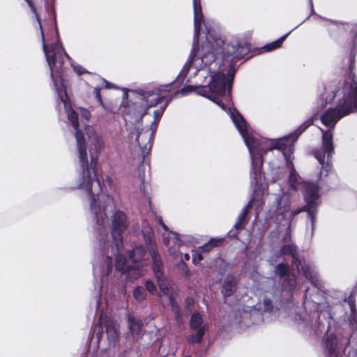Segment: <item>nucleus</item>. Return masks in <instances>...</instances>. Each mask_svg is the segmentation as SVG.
<instances>
[{
	"label": "nucleus",
	"instance_id": "nucleus-21",
	"mask_svg": "<svg viewBox=\"0 0 357 357\" xmlns=\"http://www.w3.org/2000/svg\"><path fill=\"white\" fill-rule=\"evenodd\" d=\"M207 329H208L207 324H204L201 328L197 329V332L195 334L190 335L188 337V342L191 343V344L199 343L202 341V337L204 335Z\"/></svg>",
	"mask_w": 357,
	"mask_h": 357
},
{
	"label": "nucleus",
	"instance_id": "nucleus-19",
	"mask_svg": "<svg viewBox=\"0 0 357 357\" xmlns=\"http://www.w3.org/2000/svg\"><path fill=\"white\" fill-rule=\"evenodd\" d=\"M25 1L28 3V5L30 7V8L31 9L32 12L34 13V15L36 16V20H37V22L38 23L40 31V34H41V37H42V40H43V47L44 48V45H45L50 50L51 48V47H49L45 44V43L44 33H43V28H42V25H41V22H40V19L39 11H40V9H41V8H36L34 6L33 3L31 1V0H25ZM57 42L60 43V41L59 40L56 42V43ZM54 44H55V43H54ZM53 45H54V43H53ZM52 44L50 46H52Z\"/></svg>",
	"mask_w": 357,
	"mask_h": 357
},
{
	"label": "nucleus",
	"instance_id": "nucleus-32",
	"mask_svg": "<svg viewBox=\"0 0 357 357\" xmlns=\"http://www.w3.org/2000/svg\"><path fill=\"white\" fill-rule=\"evenodd\" d=\"M101 79L102 83L104 84V87L105 89L112 88V86L111 83H109V82H107L105 79Z\"/></svg>",
	"mask_w": 357,
	"mask_h": 357
},
{
	"label": "nucleus",
	"instance_id": "nucleus-7",
	"mask_svg": "<svg viewBox=\"0 0 357 357\" xmlns=\"http://www.w3.org/2000/svg\"><path fill=\"white\" fill-rule=\"evenodd\" d=\"M172 84L160 86L153 90L144 91L138 96V100L133 103L135 113L137 119H142L146 110L157 105L167 97L171 90Z\"/></svg>",
	"mask_w": 357,
	"mask_h": 357
},
{
	"label": "nucleus",
	"instance_id": "nucleus-37",
	"mask_svg": "<svg viewBox=\"0 0 357 357\" xmlns=\"http://www.w3.org/2000/svg\"><path fill=\"white\" fill-rule=\"evenodd\" d=\"M310 2L311 8H312V13H313L314 12V9H313L312 1L310 0Z\"/></svg>",
	"mask_w": 357,
	"mask_h": 357
},
{
	"label": "nucleus",
	"instance_id": "nucleus-14",
	"mask_svg": "<svg viewBox=\"0 0 357 357\" xmlns=\"http://www.w3.org/2000/svg\"><path fill=\"white\" fill-rule=\"evenodd\" d=\"M276 273L280 277L283 278L287 276V278L284 281L283 287L284 289L291 291V289L296 286L295 276L294 275L289 274V267L285 264H279L276 268Z\"/></svg>",
	"mask_w": 357,
	"mask_h": 357
},
{
	"label": "nucleus",
	"instance_id": "nucleus-31",
	"mask_svg": "<svg viewBox=\"0 0 357 357\" xmlns=\"http://www.w3.org/2000/svg\"><path fill=\"white\" fill-rule=\"evenodd\" d=\"M164 109H161V110H155L154 112V117H155V123H157V122L158 121L159 119L160 118V116H162L163 112H164Z\"/></svg>",
	"mask_w": 357,
	"mask_h": 357
},
{
	"label": "nucleus",
	"instance_id": "nucleus-17",
	"mask_svg": "<svg viewBox=\"0 0 357 357\" xmlns=\"http://www.w3.org/2000/svg\"><path fill=\"white\" fill-rule=\"evenodd\" d=\"M236 279L233 276H227L222 284V294L224 297L231 296L236 289Z\"/></svg>",
	"mask_w": 357,
	"mask_h": 357
},
{
	"label": "nucleus",
	"instance_id": "nucleus-16",
	"mask_svg": "<svg viewBox=\"0 0 357 357\" xmlns=\"http://www.w3.org/2000/svg\"><path fill=\"white\" fill-rule=\"evenodd\" d=\"M106 333L109 345H114L119 337L116 325L112 321H107L105 324Z\"/></svg>",
	"mask_w": 357,
	"mask_h": 357
},
{
	"label": "nucleus",
	"instance_id": "nucleus-22",
	"mask_svg": "<svg viewBox=\"0 0 357 357\" xmlns=\"http://www.w3.org/2000/svg\"><path fill=\"white\" fill-rule=\"evenodd\" d=\"M202 317L198 312H195L192 315L190 327L191 330H197L201 328L204 324H203Z\"/></svg>",
	"mask_w": 357,
	"mask_h": 357
},
{
	"label": "nucleus",
	"instance_id": "nucleus-8",
	"mask_svg": "<svg viewBox=\"0 0 357 357\" xmlns=\"http://www.w3.org/2000/svg\"><path fill=\"white\" fill-rule=\"evenodd\" d=\"M156 220L165 231V233L162 234L163 243L168 248V251L171 255L176 256L182 245L193 243V237L191 236L179 235L175 232L169 231L161 217H156Z\"/></svg>",
	"mask_w": 357,
	"mask_h": 357
},
{
	"label": "nucleus",
	"instance_id": "nucleus-3",
	"mask_svg": "<svg viewBox=\"0 0 357 357\" xmlns=\"http://www.w3.org/2000/svg\"><path fill=\"white\" fill-rule=\"evenodd\" d=\"M227 112L229 114L249 150L252 166L251 172L252 183L255 182L257 186L262 185L264 180V175L261 172L263 155L268 151L278 149L282 152L287 164L291 165V172L288 181L289 188L292 190H297L298 186V175L292 165L291 158L294 152V144L299 135L313 123L314 117L312 116L305 121L296 130L289 135L273 141L261 138L257 134L248 130L245 121L236 109L229 108Z\"/></svg>",
	"mask_w": 357,
	"mask_h": 357
},
{
	"label": "nucleus",
	"instance_id": "nucleus-26",
	"mask_svg": "<svg viewBox=\"0 0 357 357\" xmlns=\"http://www.w3.org/2000/svg\"><path fill=\"white\" fill-rule=\"evenodd\" d=\"M102 87L103 86H97L94 87L93 92H94L95 98H96V100L100 103V105L103 107V109H105V110H110L109 107H107L102 100L100 91Z\"/></svg>",
	"mask_w": 357,
	"mask_h": 357
},
{
	"label": "nucleus",
	"instance_id": "nucleus-25",
	"mask_svg": "<svg viewBox=\"0 0 357 357\" xmlns=\"http://www.w3.org/2000/svg\"><path fill=\"white\" fill-rule=\"evenodd\" d=\"M259 311L266 312L273 308L272 303L269 298H264L263 302L259 301L255 306Z\"/></svg>",
	"mask_w": 357,
	"mask_h": 357
},
{
	"label": "nucleus",
	"instance_id": "nucleus-39",
	"mask_svg": "<svg viewBox=\"0 0 357 357\" xmlns=\"http://www.w3.org/2000/svg\"><path fill=\"white\" fill-rule=\"evenodd\" d=\"M184 357H191L190 356H184Z\"/></svg>",
	"mask_w": 357,
	"mask_h": 357
},
{
	"label": "nucleus",
	"instance_id": "nucleus-29",
	"mask_svg": "<svg viewBox=\"0 0 357 357\" xmlns=\"http://www.w3.org/2000/svg\"><path fill=\"white\" fill-rule=\"evenodd\" d=\"M202 253L203 252L200 251L199 248L198 250L192 255V261L197 263L202 261L203 259Z\"/></svg>",
	"mask_w": 357,
	"mask_h": 357
},
{
	"label": "nucleus",
	"instance_id": "nucleus-13",
	"mask_svg": "<svg viewBox=\"0 0 357 357\" xmlns=\"http://www.w3.org/2000/svg\"><path fill=\"white\" fill-rule=\"evenodd\" d=\"M85 132L96 153H99L104 148L105 143L102 137L91 126H85Z\"/></svg>",
	"mask_w": 357,
	"mask_h": 357
},
{
	"label": "nucleus",
	"instance_id": "nucleus-5",
	"mask_svg": "<svg viewBox=\"0 0 357 357\" xmlns=\"http://www.w3.org/2000/svg\"><path fill=\"white\" fill-rule=\"evenodd\" d=\"M303 187L305 205L291 208V204L294 202V195L281 189L279 192L273 195L274 199L268 211L267 218L273 219L276 222L283 220L292 221L299 213L306 212L307 218L310 220L312 233H313L318 208L321 204L319 188L316 184L311 183H305Z\"/></svg>",
	"mask_w": 357,
	"mask_h": 357
},
{
	"label": "nucleus",
	"instance_id": "nucleus-20",
	"mask_svg": "<svg viewBox=\"0 0 357 357\" xmlns=\"http://www.w3.org/2000/svg\"><path fill=\"white\" fill-rule=\"evenodd\" d=\"M252 200L250 201L249 203L242 209L241 212L237 218L236 222L234 225V227L238 229L245 222L246 217L252 207Z\"/></svg>",
	"mask_w": 357,
	"mask_h": 357
},
{
	"label": "nucleus",
	"instance_id": "nucleus-35",
	"mask_svg": "<svg viewBox=\"0 0 357 357\" xmlns=\"http://www.w3.org/2000/svg\"><path fill=\"white\" fill-rule=\"evenodd\" d=\"M180 93H181L183 96L185 95V86L183 87L181 91H179ZM178 92H176L174 94V96L178 94Z\"/></svg>",
	"mask_w": 357,
	"mask_h": 357
},
{
	"label": "nucleus",
	"instance_id": "nucleus-34",
	"mask_svg": "<svg viewBox=\"0 0 357 357\" xmlns=\"http://www.w3.org/2000/svg\"><path fill=\"white\" fill-rule=\"evenodd\" d=\"M341 24L344 26H346L347 29H350L351 31H353V27H354L353 24H349V23H347V24L341 23Z\"/></svg>",
	"mask_w": 357,
	"mask_h": 357
},
{
	"label": "nucleus",
	"instance_id": "nucleus-15",
	"mask_svg": "<svg viewBox=\"0 0 357 357\" xmlns=\"http://www.w3.org/2000/svg\"><path fill=\"white\" fill-rule=\"evenodd\" d=\"M142 232L143 234L145 242L146 243L147 245H149V250L150 251L151 248H154L156 252H158L156 246L155 244L152 243L153 240V229L151 227L149 222L146 220H143L142 222Z\"/></svg>",
	"mask_w": 357,
	"mask_h": 357
},
{
	"label": "nucleus",
	"instance_id": "nucleus-24",
	"mask_svg": "<svg viewBox=\"0 0 357 357\" xmlns=\"http://www.w3.org/2000/svg\"><path fill=\"white\" fill-rule=\"evenodd\" d=\"M223 240V238H212L206 244L202 247H199V248L200 251L203 252H209L213 247H216L220 245L222 243Z\"/></svg>",
	"mask_w": 357,
	"mask_h": 357
},
{
	"label": "nucleus",
	"instance_id": "nucleus-6",
	"mask_svg": "<svg viewBox=\"0 0 357 357\" xmlns=\"http://www.w3.org/2000/svg\"><path fill=\"white\" fill-rule=\"evenodd\" d=\"M281 254L291 255L293 258V266L296 268L298 273H302L314 286L312 290L310 289L306 290L304 306L306 310L310 309V310L318 311L321 304L319 297L322 294L318 287L319 281L315 268L310 265L303 264L301 259L296 252V248L294 244L284 245L281 248Z\"/></svg>",
	"mask_w": 357,
	"mask_h": 357
},
{
	"label": "nucleus",
	"instance_id": "nucleus-27",
	"mask_svg": "<svg viewBox=\"0 0 357 357\" xmlns=\"http://www.w3.org/2000/svg\"><path fill=\"white\" fill-rule=\"evenodd\" d=\"M133 296L138 301H142L146 297V292L142 287H137L133 291Z\"/></svg>",
	"mask_w": 357,
	"mask_h": 357
},
{
	"label": "nucleus",
	"instance_id": "nucleus-38",
	"mask_svg": "<svg viewBox=\"0 0 357 357\" xmlns=\"http://www.w3.org/2000/svg\"><path fill=\"white\" fill-rule=\"evenodd\" d=\"M172 100V98H171L170 99L167 100V101L166 102L165 107H167L168 105V104L171 102Z\"/></svg>",
	"mask_w": 357,
	"mask_h": 357
},
{
	"label": "nucleus",
	"instance_id": "nucleus-28",
	"mask_svg": "<svg viewBox=\"0 0 357 357\" xmlns=\"http://www.w3.org/2000/svg\"><path fill=\"white\" fill-rule=\"evenodd\" d=\"M146 288L152 294H155L157 292L156 287L151 281L146 282Z\"/></svg>",
	"mask_w": 357,
	"mask_h": 357
},
{
	"label": "nucleus",
	"instance_id": "nucleus-1",
	"mask_svg": "<svg viewBox=\"0 0 357 357\" xmlns=\"http://www.w3.org/2000/svg\"><path fill=\"white\" fill-rule=\"evenodd\" d=\"M86 195L89 197L93 218L98 226L97 238L99 245L96 250L97 258L93 265V274L100 278L102 284L107 283L109 281L112 284L113 278L116 277V272L121 274L129 273L130 278L134 279L142 275L144 271L141 268L149 264L148 259L145 258L146 251L143 246L135 247L129 252V259H127L121 253V250L117 252L114 246L109 248L105 241V238L107 236L105 230L108 224L107 214L115 208L112 197L104 188L98 194Z\"/></svg>",
	"mask_w": 357,
	"mask_h": 357
},
{
	"label": "nucleus",
	"instance_id": "nucleus-4",
	"mask_svg": "<svg viewBox=\"0 0 357 357\" xmlns=\"http://www.w3.org/2000/svg\"><path fill=\"white\" fill-rule=\"evenodd\" d=\"M332 100L335 101L337 105L335 108H328L321 115V121L328 130L320 128L322 132V145L314 151V157L321 165L319 178L326 176L332 169L334 127L342 118L357 111V82L354 76L339 84L328 102Z\"/></svg>",
	"mask_w": 357,
	"mask_h": 357
},
{
	"label": "nucleus",
	"instance_id": "nucleus-33",
	"mask_svg": "<svg viewBox=\"0 0 357 357\" xmlns=\"http://www.w3.org/2000/svg\"><path fill=\"white\" fill-rule=\"evenodd\" d=\"M354 56H355V54L353 53V52H351V56L349 57V62H350V66H349V68L351 70L352 68H353V63L354 61Z\"/></svg>",
	"mask_w": 357,
	"mask_h": 357
},
{
	"label": "nucleus",
	"instance_id": "nucleus-11",
	"mask_svg": "<svg viewBox=\"0 0 357 357\" xmlns=\"http://www.w3.org/2000/svg\"><path fill=\"white\" fill-rule=\"evenodd\" d=\"M150 255L153 260V271L158 279V285L160 291L165 295L170 294L169 284L166 278L162 275V263L158 252H156L154 248H151Z\"/></svg>",
	"mask_w": 357,
	"mask_h": 357
},
{
	"label": "nucleus",
	"instance_id": "nucleus-12",
	"mask_svg": "<svg viewBox=\"0 0 357 357\" xmlns=\"http://www.w3.org/2000/svg\"><path fill=\"white\" fill-rule=\"evenodd\" d=\"M153 136V131L149 129L139 128H137L136 130L131 132V137L135 138L142 154L144 156L148 154L151 149V139Z\"/></svg>",
	"mask_w": 357,
	"mask_h": 357
},
{
	"label": "nucleus",
	"instance_id": "nucleus-30",
	"mask_svg": "<svg viewBox=\"0 0 357 357\" xmlns=\"http://www.w3.org/2000/svg\"><path fill=\"white\" fill-rule=\"evenodd\" d=\"M73 67L75 72H76L77 74L79 75H81L84 73H87V71L81 66L77 65V66H73Z\"/></svg>",
	"mask_w": 357,
	"mask_h": 357
},
{
	"label": "nucleus",
	"instance_id": "nucleus-10",
	"mask_svg": "<svg viewBox=\"0 0 357 357\" xmlns=\"http://www.w3.org/2000/svg\"><path fill=\"white\" fill-rule=\"evenodd\" d=\"M349 344L348 337H339L334 335H328L324 343L325 357H342L344 347Z\"/></svg>",
	"mask_w": 357,
	"mask_h": 357
},
{
	"label": "nucleus",
	"instance_id": "nucleus-23",
	"mask_svg": "<svg viewBox=\"0 0 357 357\" xmlns=\"http://www.w3.org/2000/svg\"><path fill=\"white\" fill-rule=\"evenodd\" d=\"M289 33H287L280 37L279 39L276 40L274 42H272L269 44L263 47V50L265 52H271L280 47L282 43L286 39V38L289 36Z\"/></svg>",
	"mask_w": 357,
	"mask_h": 357
},
{
	"label": "nucleus",
	"instance_id": "nucleus-2",
	"mask_svg": "<svg viewBox=\"0 0 357 357\" xmlns=\"http://www.w3.org/2000/svg\"><path fill=\"white\" fill-rule=\"evenodd\" d=\"M44 53L51 70V77L54 89L60 100V102L58 104L59 110L60 111L61 108H63L67 114L68 121L75 130V136L77 155L79 164L82 169L77 188L84 190L86 194H98V192L102 191L104 186L97 176V158L93 153H91L90 164L89 163V155L84 137L78 129V114L81 115L83 119L88 121L91 118V113L89 110L82 107L77 108V111L73 109L66 93V86L62 79L64 61L70 59L65 52L59 42L52 45L50 50L44 45Z\"/></svg>",
	"mask_w": 357,
	"mask_h": 357
},
{
	"label": "nucleus",
	"instance_id": "nucleus-36",
	"mask_svg": "<svg viewBox=\"0 0 357 357\" xmlns=\"http://www.w3.org/2000/svg\"><path fill=\"white\" fill-rule=\"evenodd\" d=\"M184 258L186 261H188L190 259V255L188 253H185L184 255Z\"/></svg>",
	"mask_w": 357,
	"mask_h": 357
},
{
	"label": "nucleus",
	"instance_id": "nucleus-18",
	"mask_svg": "<svg viewBox=\"0 0 357 357\" xmlns=\"http://www.w3.org/2000/svg\"><path fill=\"white\" fill-rule=\"evenodd\" d=\"M130 332L134 337H138L142 331V322L140 319H136L130 315L128 319Z\"/></svg>",
	"mask_w": 357,
	"mask_h": 357
},
{
	"label": "nucleus",
	"instance_id": "nucleus-9",
	"mask_svg": "<svg viewBox=\"0 0 357 357\" xmlns=\"http://www.w3.org/2000/svg\"><path fill=\"white\" fill-rule=\"evenodd\" d=\"M129 220L126 213L121 211H116L111 219V234L113 240V245L117 252L123 248V233L127 229Z\"/></svg>",
	"mask_w": 357,
	"mask_h": 357
}]
</instances>
